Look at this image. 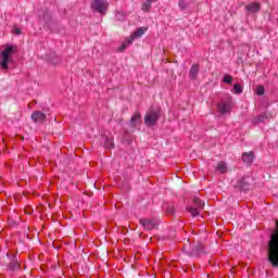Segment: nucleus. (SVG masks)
Here are the masks:
<instances>
[{
	"mask_svg": "<svg viewBox=\"0 0 278 278\" xmlns=\"http://www.w3.org/2000/svg\"><path fill=\"white\" fill-rule=\"evenodd\" d=\"M105 149H114V138L113 137H106L104 141Z\"/></svg>",
	"mask_w": 278,
	"mask_h": 278,
	"instance_id": "16",
	"label": "nucleus"
},
{
	"mask_svg": "<svg viewBox=\"0 0 278 278\" xmlns=\"http://www.w3.org/2000/svg\"><path fill=\"white\" fill-rule=\"evenodd\" d=\"M149 3H155L157 0H147Z\"/></svg>",
	"mask_w": 278,
	"mask_h": 278,
	"instance_id": "27",
	"label": "nucleus"
},
{
	"mask_svg": "<svg viewBox=\"0 0 278 278\" xmlns=\"http://www.w3.org/2000/svg\"><path fill=\"white\" fill-rule=\"evenodd\" d=\"M255 92L256 94H258V97H262L266 92V89L264 88V86L260 85L256 87Z\"/></svg>",
	"mask_w": 278,
	"mask_h": 278,
	"instance_id": "20",
	"label": "nucleus"
},
{
	"mask_svg": "<svg viewBox=\"0 0 278 278\" xmlns=\"http://www.w3.org/2000/svg\"><path fill=\"white\" fill-rule=\"evenodd\" d=\"M16 46H5L4 49L0 53V66L2 71H8L10 68V62H12V58L14 53H16Z\"/></svg>",
	"mask_w": 278,
	"mask_h": 278,
	"instance_id": "1",
	"label": "nucleus"
},
{
	"mask_svg": "<svg viewBox=\"0 0 278 278\" xmlns=\"http://www.w3.org/2000/svg\"><path fill=\"white\" fill-rule=\"evenodd\" d=\"M24 212H25V214H27L29 216L34 213V208H31V206H26L24 208Z\"/></svg>",
	"mask_w": 278,
	"mask_h": 278,
	"instance_id": "23",
	"label": "nucleus"
},
{
	"mask_svg": "<svg viewBox=\"0 0 278 278\" xmlns=\"http://www.w3.org/2000/svg\"><path fill=\"white\" fill-rule=\"evenodd\" d=\"M14 34H16V36H21V28H14Z\"/></svg>",
	"mask_w": 278,
	"mask_h": 278,
	"instance_id": "26",
	"label": "nucleus"
},
{
	"mask_svg": "<svg viewBox=\"0 0 278 278\" xmlns=\"http://www.w3.org/2000/svg\"><path fill=\"white\" fill-rule=\"evenodd\" d=\"M231 108H233V99H231V97L227 100H222L217 104L219 114H229V112H231Z\"/></svg>",
	"mask_w": 278,
	"mask_h": 278,
	"instance_id": "5",
	"label": "nucleus"
},
{
	"mask_svg": "<svg viewBox=\"0 0 278 278\" xmlns=\"http://www.w3.org/2000/svg\"><path fill=\"white\" fill-rule=\"evenodd\" d=\"M253 160H255V154L253 152H244L242 154V161L244 162V164H253Z\"/></svg>",
	"mask_w": 278,
	"mask_h": 278,
	"instance_id": "10",
	"label": "nucleus"
},
{
	"mask_svg": "<svg viewBox=\"0 0 278 278\" xmlns=\"http://www.w3.org/2000/svg\"><path fill=\"white\" fill-rule=\"evenodd\" d=\"M232 90H233V94H242V85H240V84H235Z\"/></svg>",
	"mask_w": 278,
	"mask_h": 278,
	"instance_id": "18",
	"label": "nucleus"
},
{
	"mask_svg": "<svg viewBox=\"0 0 278 278\" xmlns=\"http://www.w3.org/2000/svg\"><path fill=\"white\" fill-rule=\"evenodd\" d=\"M193 205L195 206H187V212L191 214L192 218H197V216L201 214L203 207H205V203H203L200 198L195 197L193 198Z\"/></svg>",
	"mask_w": 278,
	"mask_h": 278,
	"instance_id": "2",
	"label": "nucleus"
},
{
	"mask_svg": "<svg viewBox=\"0 0 278 278\" xmlns=\"http://www.w3.org/2000/svg\"><path fill=\"white\" fill-rule=\"evenodd\" d=\"M31 121L34 123H39V124H42L47 121V114L40 112V111H35L33 112L31 114Z\"/></svg>",
	"mask_w": 278,
	"mask_h": 278,
	"instance_id": "8",
	"label": "nucleus"
},
{
	"mask_svg": "<svg viewBox=\"0 0 278 278\" xmlns=\"http://www.w3.org/2000/svg\"><path fill=\"white\" fill-rule=\"evenodd\" d=\"M160 110H150L146 113L143 121L148 127H153L160 121Z\"/></svg>",
	"mask_w": 278,
	"mask_h": 278,
	"instance_id": "4",
	"label": "nucleus"
},
{
	"mask_svg": "<svg viewBox=\"0 0 278 278\" xmlns=\"http://www.w3.org/2000/svg\"><path fill=\"white\" fill-rule=\"evenodd\" d=\"M179 5L181 8V10H186V8H188V5L186 3H184V0H179Z\"/></svg>",
	"mask_w": 278,
	"mask_h": 278,
	"instance_id": "25",
	"label": "nucleus"
},
{
	"mask_svg": "<svg viewBox=\"0 0 278 278\" xmlns=\"http://www.w3.org/2000/svg\"><path fill=\"white\" fill-rule=\"evenodd\" d=\"M189 75L191 77V79H195L197 75H199V65H192L190 71H189Z\"/></svg>",
	"mask_w": 278,
	"mask_h": 278,
	"instance_id": "15",
	"label": "nucleus"
},
{
	"mask_svg": "<svg viewBox=\"0 0 278 278\" xmlns=\"http://www.w3.org/2000/svg\"><path fill=\"white\" fill-rule=\"evenodd\" d=\"M109 8L110 2H108V0H92L91 2V10L102 15L106 14Z\"/></svg>",
	"mask_w": 278,
	"mask_h": 278,
	"instance_id": "3",
	"label": "nucleus"
},
{
	"mask_svg": "<svg viewBox=\"0 0 278 278\" xmlns=\"http://www.w3.org/2000/svg\"><path fill=\"white\" fill-rule=\"evenodd\" d=\"M140 225H142L143 229L151 231V229H155L157 227L159 222L155 218L140 219Z\"/></svg>",
	"mask_w": 278,
	"mask_h": 278,
	"instance_id": "6",
	"label": "nucleus"
},
{
	"mask_svg": "<svg viewBox=\"0 0 278 278\" xmlns=\"http://www.w3.org/2000/svg\"><path fill=\"white\" fill-rule=\"evenodd\" d=\"M247 12H250L251 14H255L262 10V4L258 2H252L245 5Z\"/></svg>",
	"mask_w": 278,
	"mask_h": 278,
	"instance_id": "9",
	"label": "nucleus"
},
{
	"mask_svg": "<svg viewBox=\"0 0 278 278\" xmlns=\"http://www.w3.org/2000/svg\"><path fill=\"white\" fill-rule=\"evenodd\" d=\"M131 43H129V38H127L123 43L122 46L118 48V51L119 52H123L125 51V49H127V47H129Z\"/></svg>",
	"mask_w": 278,
	"mask_h": 278,
	"instance_id": "19",
	"label": "nucleus"
},
{
	"mask_svg": "<svg viewBox=\"0 0 278 278\" xmlns=\"http://www.w3.org/2000/svg\"><path fill=\"white\" fill-rule=\"evenodd\" d=\"M249 181H247V178H242L240 180L237 181L235 188H238L239 190H243L247 192V190H249Z\"/></svg>",
	"mask_w": 278,
	"mask_h": 278,
	"instance_id": "11",
	"label": "nucleus"
},
{
	"mask_svg": "<svg viewBox=\"0 0 278 278\" xmlns=\"http://www.w3.org/2000/svg\"><path fill=\"white\" fill-rule=\"evenodd\" d=\"M216 170H218V173H222V175H225V173H227V163H225L224 161H219L217 163Z\"/></svg>",
	"mask_w": 278,
	"mask_h": 278,
	"instance_id": "14",
	"label": "nucleus"
},
{
	"mask_svg": "<svg viewBox=\"0 0 278 278\" xmlns=\"http://www.w3.org/2000/svg\"><path fill=\"white\" fill-rule=\"evenodd\" d=\"M149 10H151V2L147 1V2L143 3V5H142V11H143V12H149Z\"/></svg>",
	"mask_w": 278,
	"mask_h": 278,
	"instance_id": "22",
	"label": "nucleus"
},
{
	"mask_svg": "<svg viewBox=\"0 0 278 278\" xmlns=\"http://www.w3.org/2000/svg\"><path fill=\"white\" fill-rule=\"evenodd\" d=\"M233 77L231 75H225L224 76V84H232Z\"/></svg>",
	"mask_w": 278,
	"mask_h": 278,
	"instance_id": "21",
	"label": "nucleus"
},
{
	"mask_svg": "<svg viewBox=\"0 0 278 278\" xmlns=\"http://www.w3.org/2000/svg\"><path fill=\"white\" fill-rule=\"evenodd\" d=\"M149 29V27H139L128 37V45H131L137 38L144 36V33Z\"/></svg>",
	"mask_w": 278,
	"mask_h": 278,
	"instance_id": "7",
	"label": "nucleus"
},
{
	"mask_svg": "<svg viewBox=\"0 0 278 278\" xmlns=\"http://www.w3.org/2000/svg\"><path fill=\"white\" fill-rule=\"evenodd\" d=\"M21 268V264L18 263V260H16V255H13V260L8 265V270L14 271L18 270Z\"/></svg>",
	"mask_w": 278,
	"mask_h": 278,
	"instance_id": "13",
	"label": "nucleus"
},
{
	"mask_svg": "<svg viewBox=\"0 0 278 278\" xmlns=\"http://www.w3.org/2000/svg\"><path fill=\"white\" fill-rule=\"evenodd\" d=\"M142 123V115L140 113H135L130 118L131 127H136V125H140Z\"/></svg>",
	"mask_w": 278,
	"mask_h": 278,
	"instance_id": "12",
	"label": "nucleus"
},
{
	"mask_svg": "<svg viewBox=\"0 0 278 278\" xmlns=\"http://www.w3.org/2000/svg\"><path fill=\"white\" fill-rule=\"evenodd\" d=\"M266 114H261V115H258L257 117H255L254 119H253V124L254 125H257V124H260V123H264V121H266Z\"/></svg>",
	"mask_w": 278,
	"mask_h": 278,
	"instance_id": "17",
	"label": "nucleus"
},
{
	"mask_svg": "<svg viewBox=\"0 0 278 278\" xmlns=\"http://www.w3.org/2000/svg\"><path fill=\"white\" fill-rule=\"evenodd\" d=\"M166 213H167V214H175V206H168V207L166 208Z\"/></svg>",
	"mask_w": 278,
	"mask_h": 278,
	"instance_id": "24",
	"label": "nucleus"
}]
</instances>
